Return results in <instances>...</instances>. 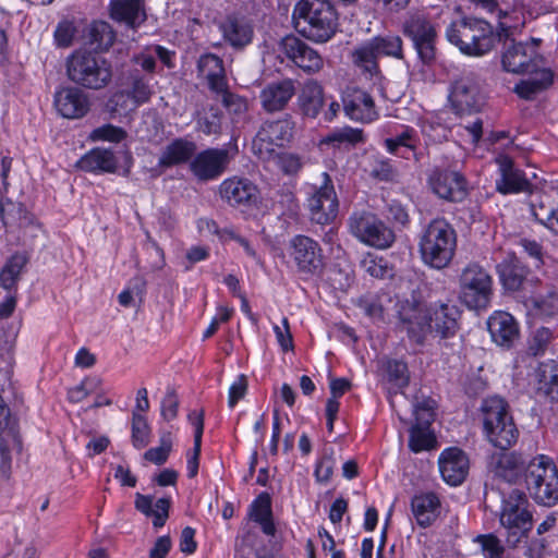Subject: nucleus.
<instances>
[{
    "label": "nucleus",
    "instance_id": "obj_45",
    "mask_svg": "<svg viewBox=\"0 0 558 558\" xmlns=\"http://www.w3.org/2000/svg\"><path fill=\"white\" fill-rule=\"evenodd\" d=\"M524 305L535 316H554L558 314V293L532 294L525 298Z\"/></svg>",
    "mask_w": 558,
    "mask_h": 558
},
{
    "label": "nucleus",
    "instance_id": "obj_42",
    "mask_svg": "<svg viewBox=\"0 0 558 558\" xmlns=\"http://www.w3.org/2000/svg\"><path fill=\"white\" fill-rule=\"evenodd\" d=\"M440 502L434 493L416 495L412 498V513L421 526H428L437 517Z\"/></svg>",
    "mask_w": 558,
    "mask_h": 558
},
{
    "label": "nucleus",
    "instance_id": "obj_59",
    "mask_svg": "<svg viewBox=\"0 0 558 558\" xmlns=\"http://www.w3.org/2000/svg\"><path fill=\"white\" fill-rule=\"evenodd\" d=\"M172 449L171 434L165 433L160 438V445L156 448H150L144 453V458L157 465L163 464Z\"/></svg>",
    "mask_w": 558,
    "mask_h": 558
},
{
    "label": "nucleus",
    "instance_id": "obj_32",
    "mask_svg": "<svg viewBox=\"0 0 558 558\" xmlns=\"http://www.w3.org/2000/svg\"><path fill=\"white\" fill-rule=\"evenodd\" d=\"M495 475L508 483H515L525 473V462L520 453L502 452L492 457Z\"/></svg>",
    "mask_w": 558,
    "mask_h": 558
},
{
    "label": "nucleus",
    "instance_id": "obj_49",
    "mask_svg": "<svg viewBox=\"0 0 558 558\" xmlns=\"http://www.w3.org/2000/svg\"><path fill=\"white\" fill-rule=\"evenodd\" d=\"M189 421L195 427L193 453L187 460V471L190 477H195L198 472V461L201 454L202 436L204 432V413L193 411L189 414Z\"/></svg>",
    "mask_w": 558,
    "mask_h": 558
},
{
    "label": "nucleus",
    "instance_id": "obj_18",
    "mask_svg": "<svg viewBox=\"0 0 558 558\" xmlns=\"http://www.w3.org/2000/svg\"><path fill=\"white\" fill-rule=\"evenodd\" d=\"M230 163V154L225 148H207L196 154L191 160V173L202 182L218 179Z\"/></svg>",
    "mask_w": 558,
    "mask_h": 558
},
{
    "label": "nucleus",
    "instance_id": "obj_4",
    "mask_svg": "<svg viewBox=\"0 0 558 558\" xmlns=\"http://www.w3.org/2000/svg\"><path fill=\"white\" fill-rule=\"evenodd\" d=\"M481 412L484 434L494 447L508 450L515 445L519 429L506 400L497 396L488 397L483 400Z\"/></svg>",
    "mask_w": 558,
    "mask_h": 558
},
{
    "label": "nucleus",
    "instance_id": "obj_48",
    "mask_svg": "<svg viewBox=\"0 0 558 558\" xmlns=\"http://www.w3.org/2000/svg\"><path fill=\"white\" fill-rule=\"evenodd\" d=\"M114 41L111 26L104 21L93 22L88 28L87 43L95 50H108Z\"/></svg>",
    "mask_w": 558,
    "mask_h": 558
},
{
    "label": "nucleus",
    "instance_id": "obj_44",
    "mask_svg": "<svg viewBox=\"0 0 558 558\" xmlns=\"http://www.w3.org/2000/svg\"><path fill=\"white\" fill-rule=\"evenodd\" d=\"M27 262V256L24 254L12 255L0 270V287L9 292L15 291Z\"/></svg>",
    "mask_w": 558,
    "mask_h": 558
},
{
    "label": "nucleus",
    "instance_id": "obj_63",
    "mask_svg": "<svg viewBox=\"0 0 558 558\" xmlns=\"http://www.w3.org/2000/svg\"><path fill=\"white\" fill-rule=\"evenodd\" d=\"M274 332L282 351L287 352L294 349L293 337L290 331V325L287 317L282 319V327L278 325L274 326Z\"/></svg>",
    "mask_w": 558,
    "mask_h": 558
},
{
    "label": "nucleus",
    "instance_id": "obj_22",
    "mask_svg": "<svg viewBox=\"0 0 558 558\" xmlns=\"http://www.w3.org/2000/svg\"><path fill=\"white\" fill-rule=\"evenodd\" d=\"M54 107L66 119H81L90 109L88 95L80 86H68L56 92Z\"/></svg>",
    "mask_w": 558,
    "mask_h": 558
},
{
    "label": "nucleus",
    "instance_id": "obj_51",
    "mask_svg": "<svg viewBox=\"0 0 558 558\" xmlns=\"http://www.w3.org/2000/svg\"><path fill=\"white\" fill-rule=\"evenodd\" d=\"M364 133L362 129L344 126L329 133L324 140L325 144H332L335 147L340 148L343 145L355 146L364 142Z\"/></svg>",
    "mask_w": 558,
    "mask_h": 558
},
{
    "label": "nucleus",
    "instance_id": "obj_37",
    "mask_svg": "<svg viewBox=\"0 0 558 558\" xmlns=\"http://www.w3.org/2000/svg\"><path fill=\"white\" fill-rule=\"evenodd\" d=\"M110 15L113 20L136 26L145 21V0H111Z\"/></svg>",
    "mask_w": 558,
    "mask_h": 558
},
{
    "label": "nucleus",
    "instance_id": "obj_3",
    "mask_svg": "<svg viewBox=\"0 0 558 558\" xmlns=\"http://www.w3.org/2000/svg\"><path fill=\"white\" fill-rule=\"evenodd\" d=\"M456 248V231L445 219L432 220L420 236L418 251L422 260L432 268H446L451 263Z\"/></svg>",
    "mask_w": 558,
    "mask_h": 558
},
{
    "label": "nucleus",
    "instance_id": "obj_40",
    "mask_svg": "<svg viewBox=\"0 0 558 558\" xmlns=\"http://www.w3.org/2000/svg\"><path fill=\"white\" fill-rule=\"evenodd\" d=\"M298 101L304 116L316 118L324 105L323 86L314 80L307 81L303 85Z\"/></svg>",
    "mask_w": 558,
    "mask_h": 558
},
{
    "label": "nucleus",
    "instance_id": "obj_58",
    "mask_svg": "<svg viewBox=\"0 0 558 558\" xmlns=\"http://www.w3.org/2000/svg\"><path fill=\"white\" fill-rule=\"evenodd\" d=\"M435 405L436 402L430 398H424L414 404L415 424L424 427H429L435 420Z\"/></svg>",
    "mask_w": 558,
    "mask_h": 558
},
{
    "label": "nucleus",
    "instance_id": "obj_35",
    "mask_svg": "<svg viewBox=\"0 0 558 558\" xmlns=\"http://www.w3.org/2000/svg\"><path fill=\"white\" fill-rule=\"evenodd\" d=\"M0 218L7 232L21 231L33 225V217L24 205L11 199H0Z\"/></svg>",
    "mask_w": 558,
    "mask_h": 558
},
{
    "label": "nucleus",
    "instance_id": "obj_50",
    "mask_svg": "<svg viewBox=\"0 0 558 558\" xmlns=\"http://www.w3.org/2000/svg\"><path fill=\"white\" fill-rule=\"evenodd\" d=\"M106 111L113 118L116 117H124L130 112L135 111L138 106L128 92L121 86L120 89L116 90L108 98L105 105Z\"/></svg>",
    "mask_w": 558,
    "mask_h": 558
},
{
    "label": "nucleus",
    "instance_id": "obj_21",
    "mask_svg": "<svg viewBox=\"0 0 558 558\" xmlns=\"http://www.w3.org/2000/svg\"><path fill=\"white\" fill-rule=\"evenodd\" d=\"M343 111L351 120L371 123L379 113L373 97L359 87H347L342 93Z\"/></svg>",
    "mask_w": 558,
    "mask_h": 558
},
{
    "label": "nucleus",
    "instance_id": "obj_54",
    "mask_svg": "<svg viewBox=\"0 0 558 558\" xmlns=\"http://www.w3.org/2000/svg\"><path fill=\"white\" fill-rule=\"evenodd\" d=\"M435 442L434 435L429 432V427L413 425L410 429L409 447L414 452L428 450Z\"/></svg>",
    "mask_w": 558,
    "mask_h": 558
},
{
    "label": "nucleus",
    "instance_id": "obj_23",
    "mask_svg": "<svg viewBox=\"0 0 558 558\" xmlns=\"http://www.w3.org/2000/svg\"><path fill=\"white\" fill-rule=\"evenodd\" d=\"M295 93V81L292 78L271 82L260 92L259 98L262 107L269 113L281 111L286 109Z\"/></svg>",
    "mask_w": 558,
    "mask_h": 558
},
{
    "label": "nucleus",
    "instance_id": "obj_41",
    "mask_svg": "<svg viewBox=\"0 0 558 558\" xmlns=\"http://www.w3.org/2000/svg\"><path fill=\"white\" fill-rule=\"evenodd\" d=\"M214 95L216 99L220 100L233 123H239L245 120L250 110V104L246 97L232 92L229 85L221 88V92H217Z\"/></svg>",
    "mask_w": 558,
    "mask_h": 558
},
{
    "label": "nucleus",
    "instance_id": "obj_60",
    "mask_svg": "<svg viewBox=\"0 0 558 558\" xmlns=\"http://www.w3.org/2000/svg\"><path fill=\"white\" fill-rule=\"evenodd\" d=\"M475 542L482 546V549L487 553L489 558H501L505 551L500 539L494 534L478 535Z\"/></svg>",
    "mask_w": 558,
    "mask_h": 558
},
{
    "label": "nucleus",
    "instance_id": "obj_29",
    "mask_svg": "<svg viewBox=\"0 0 558 558\" xmlns=\"http://www.w3.org/2000/svg\"><path fill=\"white\" fill-rule=\"evenodd\" d=\"M223 39L234 49H242L252 41L253 27L238 15L227 16L220 24Z\"/></svg>",
    "mask_w": 558,
    "mask_h": 558
},
{
    "label": "nucleus",
    "instance_id": "obj_28",
    "mask_svg": "<svg viewBox=\"0 0 558 558\" xmlns=\"http://www.w3.org/2000/svg\"><path fill=\"white\" fill-rule=\"evenodd\" d=\"M219 194L231 206L247 205L256 199L257 189L247 179L231 178L220 184Z\"/></svg>",
    "mask_w": 558,
    "mask_h": 558
},
{
    "label": "nucleus",
    "instance_id": "obj_8",
    "mask_svg": "<svg viewBox=\"0 0 558 558\" xmlns=\"http://www.w3.org/2000/svg\"><path fill=\"white\" fill-rule=\"evenodd\" d=\"M403 59V41L398 35L376 36L352 51V62L368 78H381L378 57Z\"/></svg>",
    "mask_w": 558,
    "mask_h": 558
},
{
    "label": "nucleus",
    "instance_id": "obj_57",
    "mask_svg": "<svg viewBox=\"0 0 558 558\" xmlns=\"http://www.w3.org/2000/svg\"><path fill=\"white\" fill-rule=\"evenodd\" d=\"M551 339L553 332L549 328L536 329L529 341L527 353L532 356L544 354Z\"/></svg>",
    "mask_w": 558,
    "mask_h": 558
},
{
    "label": "nucleus",
    "instance_id": "obj_43",
    "mask_svg": "<svg viewBox=\"0 0 558 558\" xmlns=\"http://www.w3.org/2000/svg\"><path fill=\"white\" fill-rule=\"evenodd\" d=\"M529 74L532 75L530 78L521 81L514 87L521 98L532 99L553 83V72L546 66Z\"/></svg>",
    "mask_w": 558,
    "mask_h": 558
},
{
    "label": "nucleus",
    "instance_id": "obj_53",
    "mask_svg": "<svg viewBox=\"0 0 558 558\" xmlns=\"http://www.w3.org/2000/svg\"><path fill=\"white\" fill-rule=\"evenodd\" d=\"M417 136L413 129H405L395 137L386 138L385 146L390 154L398 155L401 148H405L409 153L416 149Z\"/></svg>",
    "mask_w": 558,
    "mask_h": 558
},
{
    "label": "nucleus",
    "instance_id": "obj_17",
    "mask_svg": "<svg viewBox=\"0 0 558 558\" xmlns=\"http://www.w3.org/2000/svg\"><path fill=\"white\" fill-rule=\"evenodd\" d=\"M322 177V184L308 198V209L313 221L326 225L337 217L339 201L330 175L324 172Z\"/></svg>",
    "mask_w": 558,
    "mask_h": 558
},
{
    "label": "nucleus",
    "instance_id": "obj_61",
    "mask_svg": "<svg viewBox=\"0 0 558 558\" xmlns=\"http://www.w3.org/2000/svg\"><path fill=\"white\" fill-rule=\"evenodd\" d=\"M94 136L98 140L119 143L126 137V132L112 124L102 125L94 131Z\"/></svg>",
    "mask_w": 558,
    "mask_h": 558
},
{
    "label": "nucleus",
    "instance_id": "obj_34",
    "mask_svg": "<svg viewBox=\"0 0 558 558\" xmlns=\"http://www.w3.org/2000/svg\"><path fill=\"white\" fill-rule=\"evenodd\" d=\"M536 395L549 401H558V364L549 360L535 369Z\"/></svg>",
    "mask_w": 558,
    "mask_h": 558
},
{
    "label": "nucleus",
    "instance_id": "obj_7",
    "mask_svg": "<svg viewBox=\"0 0 558 558\" xmlns=\"http://www.w3.org/2000/svg\"><path fill=\"white\" fill-rule=\"evenodd\" d=\"M447 39L469 56H482L494 47L493 27L480 19L452 22L446 32Z\"/></svg>",
    "mask_w": 558,
    "mask_h": 558
},
{
    "label": "nucleus",
    "instance_id": "obj_20",
    "mask_svg": "<svg viewBox=\"0 0 558 558\" xmlns=\"http://www.w3.org/2000/svg\"><path fill=\"white\" fill-rule=\"evenodd\" d=\"M280 47L288 59L308 74L317 73L324 66L322 56L294 35L283 37Z\"/></svg>",
    "mask_w": 558,
    "mask_h": 558
},
{
    "label": "nucleus",
    "instance_id": "obj_15",
    "mask_svg": "<svg viewBox=\"0 0 558 558\" xmlns=\"http://www.w3.org/2000/svg\"><path fill=\"white\" fill-rule=\"evenodd\" d=\"M289 256L301 275H318L324 268L323 250L307 235L298 234L290 240Z\"/></svg>",
    "mask_w": 558,
    "mask_h": 558
},
{
    "label": "nucleus",
    "instance_id": "obj_13",
    "mask_svg": "<svg viewBox=\"0 0 558 558\" xmlns=\"http://www.w3.org/2000/svg\"><path fill=\"white\" fill-rule=\"evenodd\" d=\"M293 135V122L289 119L266 121L259 128L252 143L255 156L265 162H270L277 148L289 143Z\"/></svg>",
    "mask_w": 558,
    "mask_h": 558
},
{
    "label": "nucleus",
    "instance_id": "obj_62",
    "mask_svg": "<svg viewBox=\"0 0 558 558\" xmlns=\"http://www.w3.org/2000/svg\"><path fill=\"white\" fill-rule=\"evenodd\" d=\"M371 175L380 181H395L398 173L389 160H377L372 168Z\"/></svg>",
    "mask_w": 558,
    "mask_h": 558
},
{
    "label": "nucleus",
    "instance_id": "obj_55",
    "mask_svg": "<svg viewBox=\"0 0 558 558\" xmlns=\"http://www.w3.org/2000/svg\"><path fill=\"white\" fill-rule=\"evenodd\" d=\"M150 428L146 418L138 414L136 411L133 412L132 416V444L135 448L142 449L149 442Z\"/></svg>",
    "mask_w": 558,
    "mask_h": 558
},
{
    "label": "nucleus",
    "instance_id": "obj_52",
    "mask_svg": "<svg viewBox=\"0 0 558 558\" xmlns=\"http://www.w3.org/2000/svg\"><path fill=\"white\" fill-rule=\"evenodd\" d=\"M390 302L391 300L387 294H367L359 299L357 305L371 318L383 320L386 304Z\"/></svg>",
    "mask_w": 558,
    "mask_h": 558
},
{
    "label": "nucleus",
    "instance_id": "obj_30",
    "mask_svg": "<svg viewBox=\"0 0 558 558\" xmlns=\"http://www.w3.org/2000/svg\"><path fill=\"white\" fill-rule=\"evenodd\" d=\"M460 312L456 305L440 303L428 315V330L435 331L441 338H448L456 333L458 329V318Z\"/></svg>",
    "mask_w": 558,
    "mask_h": 558
},
{
    "label": "nucleus",
    "instance_id": "obj_33",
    "mask_svg": "<svg viewBox=\"0 0 558 558\" xmlns=\"http://www.w3.org/2000/svg\"><path fill=\"white\" fill-rule=\"evenodd\" d=\"M497 269L505 289L509 291H525L527 286H531L527 280V269L515 257L504 259Z\"/></svg>",
    "mask_w": 558,
    "mask_h": 558
},
{
    "label": "nucleus",
    "instance_id": "obj_39",
    "mask_svg": "<svg viewBox=\"0 0 558 558\" xmlns=\"http://www.w3.org/2000/svg\"><path fill=\"white\" fill-rule=\"evenodd\" d=\"M135 508L146 517H153V525L156 529L162 527L169 517L170 499L159 498L154 504L153 496L137 493L135 495Z\"/></svg>",
    "mask_w": 558,
    "mask_h": 558
},
{
    "label": "nucleus",
    "instance_id": "obj_25",
    "mask_svg": "<svg viewBox=\"0 0 558 558\" xmlns=\"http://www.w3.org/2000/svg\"><path fill=\"white\" fill-rule=\"evenodd\" d=\"M439 470L446 483L460 485L469 472V459L458 448L446 449L439 457Z\"/></svg>",
    "mask_w": 558,
    "mask_h": 558
},
{
    "label": "nucleus",
    "instance_id": "obj_46",
    "mask_svg": "<svg viewBox=\"0 0 558 558\" xmlns=\"http://www.w3.org/2000/svg\"><path fill=\"white\" fill-rule=\"evenodd\" d=\"M251 518L257 522L263 532L274 535L276 532L271 515V502L268 494H260L251 506Z\"/></svg>",
    "mask_w": 558,
    "mask_h": 558
},
{
    "label": "nucleus",
    "instance_id": "obj_2",
    "mask_svg": "<svg viewBox=\"0 0 558 558\" xmlns=\"http://www.w3.org/2000/svg\"><path fill=\"white\" fill-rule=\"evenodd\" d=\"M65 68L68 78L85 89L101 90L112 82L111 62L87 50L72 52L66 59Z\"/></svg>",
    "mask_w": 558,
    "mask_h": 558
},
{
    "label": "nucleus",
    "instance_id": "obj_12",
    "mask_svg": "<svg viewBox=\"0 0 558 558\" xmlns=\"http://www.w3.org/2000/svg\"><path fill=\"white\" fill-rule=\"evenodd\" d=\"M504 34L506 40L501 52V64L506 72L526 74L534 73L545 66L543 56L533 46H530L527 43L509 39L508 29L505 27H502L498 36L501 38Z\"/></svg>",
    "mask_w": 558,
    "mask_h": 558
},
{
    "label": "nucleus",
    "instance_id": "obj_16",
    "mask_svg": "<svg viewBox=\"0 0 558 558\" xmlns=\"http://www.w3.org/2000/svg\"><path fill=\"white\" fill-rule=\"evenodd\" d=\"M397 307L400 330L405 331L415 343H422L430 327L424 304L415 299H407L399 301Z\"/></svg>",
    "mask_w": 558,
    "mask_h": 558
},
{
    "label": "nucleus",
    "instance_id": "obj_19",
    "mask_svg": "<svg viewBox=\"0 0 558 558\" xmlns=\"http://www.w3.org/2000/svg\"><path fill=\"white\" fill-rule=\"evenodd\" d=\"M428 184L438 197L449 202H462L468 195L466 179L456 170L435 168Z\"/></svg>",
    "mask_w": 558,
    "mask_h": 558
},
{
    "label": "nucleus",
    "instance_id": "obj_64",
    "mask_svg": "<svg viewBox=\"0 0 558 558\" xmlns=\"http://www.w3.org/2000/svg\"><path fill=\"white\" fill-rule=\"evenodd\" d=\"M387 373L389 379L395 381L399 386L408 384V367L407 364L401 361H389L387 364Z\"/></svg>",
    "mask_w": 558,
    "mask_h": 558
},
{
    "label": "nucleus",
    "instance_id": "obj_38",
    "mask_svg": "<svg viewBox=\"0 0 558 558\" xmlns=\"http://www.w3.org/2000/svg\"><path fill=\"white\" fill-rule=\"evenodd\" d=\"M76 167L87 172H114L118 168V159L112 150L97 147L85 154L77 161Z\"/></svg>",
    "mask_w": 558,
    "mask_h": 558
},
{
    "label": "nucleus",
    "instance_id": "obj_5",
    "mask_svg": "<svg viewBox=\"0 0 558 558\" xmlns=\"http://www.w3.org/2000/svg\"><path fill=\"white\" fill-rule=\"evenodd\" d=\"M526 495L520 489H512L504 500L499 521L504 529V536L508 547L517 548L526 543L533 526L532 513L527 510Z\"/></svg>",
    "mask_w": 558,
    "mask_h": 558
},
{
    "label": "nucleus",
    "instance_id": "obj_36",
    "mask_svg": "<svg viewBox=\"0 0 558 558\" xmlns=\"http://www.w3.org/2000/svg\"><path fill=\"white\" fill-rule=\"evenodd\" d=\"M501 178L497 181V191L501 194L531 192L532 184L524 177V173L513 168L509 158H504L500 163Z\"/></svg>",
    "mask_w": 558,
    "mask_h": 558
},
{
    "label": "nucleus",
    "instance_id": "obj_10",
    "mask_svg": "<svg viewBox=\"0 0 558 558\" xmlns=\"http://www.w3.org/2000/svg\"><path fill=\"white\" fill-rule=\"evenodd\" d=\"M460 300L471 310H483L492 296V277L477 263L468 264L459 278Z\"/></svg>",
    "mask_w": 558,
    "mask_h": 558
},
{
    "label": "nucleus",
    "instance_id": "obj_11",
    "mask_svg": "<svg viewBox=\"0 0 558 558\" xmlns=\"http://www.w3.org/2000/svg\"><path fill=\"white\" fill-rule=\"evenodd\" d=\"M449 102L454 113L463 116L478 112L485 105L483 84L474 72H464L450 86Z\"/></svg>",
    "mask_w": 558,
    "mask_h": 558
},
{
    "label": "nucleus",
    "instance_id": "obj_14",
    "mask_svg": "<svg viewBox=\"0 0 558 558\" xmlns=\"http://www.w3.org/2000/svg\"><path fill=\"white\" fill-rule=\"evenodd\" d=\"M402 32L412 40L423 63H430L435 59L437 32L425 14H410L403 22Z\"/></svg>",
    "mask_w": 558,
    "mask_h": 558
},
{
    "label": "nucleus",
    "instance_id": "obj_9",
    "mask_svg": "<svg viewBox=\"0 0 558 558\" xmlns=\"http://www.w3.org/2000/svg\"><path fill=\"white\" fill-rule=\"evenodd\" d=\"M348 227L359 241L375 248H388L396 241L393 230L368 210L353 211L348 219Z\"/></svg>",
    "mask_w": 558,
    "mask_h": 558
},
{
    "label": "nucleus",
    "instance_id": "obj_1",
    "mask_svg": "<svg viewBox=\"0 0 558 558\" xmlns=\"http://www.w3.org/2000/svg\"><path fill=\"white\" fill-rule=\"evenodd\" d=\"M292 22L304 38L326 43L337 32L338 13L329 0H300L293 9Z\"/></svg>",
    "mask_w": 558,
    "mask_h": 558
},
{
    "label": "nucleus",
    "instance_id": "obj_56",
    "mask_svg": "<svg viewBox=\"0 0 558 558\" xmlns=\"http://www.w3.org/2000/svg\"><path fill=\"white\" fill-rule=\"evenodd\" d=\"M287 175H295L303 167L302 158L292 153L275 151V157L270 159Z\"/></svg>",
    "mask_w": 558,
    "mask_h": 558
},
{
    "label": "nucleus",
    "instance_id": "obj_31",
    "mask_svg": "<svg viewBox=\"0 0 558 558\" xmlns=\"http://www.w3.org/2000/svg\"><path fill=\"white\" fill-rule=\"evenodd\" d=\"M492 339L499 345L509 347L519 336L518 324L513 316L506 312H497L487 320Z\"/></svg>",
    "mask_w": 558,
    "mask_h": 558
},
{
    "label": "nucleus",
    "instance_id": "obj_47",
    "mask_svg": "<svg viewBox=\"0 0 558 558\" xmlns=\"http://www.w3.org/2000/svg\"><path fill=\"white\" fill-rule=\"evenodd\" d=\"M223 113L215 105H209L195 112L196 129L205 135L219 134L221 132Z\"/></svg>",
    "mask_w": 558,
    "mask_h": 558
},
{
    "label": "nucleus",
    "instance_id": "obj_6",
    "mask_svg": "<svg viewBox=\"0 0 558 558\" xmlns=\"http://www.w3.org/2000/svg\"><path fill=\"white\" fill-rule=\"evenodd\" d=\"M525 486L535 502L554 506L558 502V470L549 457L538 454L525 468Z\"/></svg>",
    "mask_w": 558,
    "mask_h": 558
},
{
    "label": "nucleus",
    "instance_id": "obj_24",
    "mask_svg": "<svg viewBox=\"0 0 558 558\" xmlns=\"http://www.w3.org/2000/svg\"><path fill=\"white\" fill-rule=\"evenodd\" d=\"M121 86L138 107L148 104L155 95L154 75L144 74L140 69L128 71L121 77Z\"/></svg>",
    "mask_w": 558,
    "mask_h": 558
},
{
    "label": "nucleus",
    "instance_id": "obj_26",
    "mask_svg": "<svg viewBox=\"0 0 558 558\" xmlns=\"http://www.w3.org/2000/svg\"><path fill=\"white\" fill-rule=\"evenodd\" d=\"M197 151V145L194 141L186 137H177L169 142L160 151L158 166L162 169H169L191 162Z\"/></svg>",
    "mask_w": 558,
    "mask_h": 558
},
{
    "label": "nucleus",
    "instance_id": "obj_27",
    "mask_svg": "<svg viewBox=\"0 0 558 558\" xmlns=\"http://www.w3.org/2000/svg\"><path fill=\"white\" fill-rule=\"evenodd\" d=\"M198 76L203 77L209 90L215 94L229 85L223 60L214 53H206L197 61Z\"/></svg>",
    "mask_w": 558,
    "mask_h": 558
}]
</instances>
